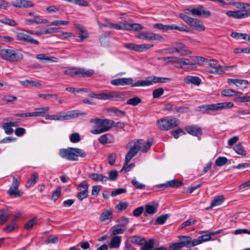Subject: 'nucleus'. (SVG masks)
<instances>
[{
	"instance_id": "nucleus-56",
	"label": "nucleus",
	"mask_w": 250,
	"mask_h": 250,
	"mask_svg": "<svg viewBox=\"0 0 250 250\" xmlns=\"http://www.w3.org/2000/svg\"><path fill=\"white\" fill-rule=\"evenodd\" d=\"M108 113L111 112L117 114L118 116H123L125 114V112L120 110L116 108H110L107 109Z\"/></svg>"
},
{
	"instance_id": "nucleus-28",
	"label": "nucleus",
	"mask_w": 250,
	"mask_h": 250,
	"mask_svg": "<svg viewBox=\"0 0 250 250\" xmlns=\"http://www.w3.org/2000/svg\"><path fill=\"white\" fill-rule=\"evenodd\" d=\"M89 177L96 182H105L107 180V177L98 173H91L89 175Z\"/></svg>"
},
{
	"instance_id": "nucleus-46",
	"label": "nucleus",
	"mask_w": 250,
	"mask_h": 250,
	"mask_svg": "<svg viewBox=\"0 0 250 250\" xmlns=\"http://www.w3.org/2000/svg\"><path fill=\"white\" fill-rule=\"evenodd\" d=\"M193 62L195 63V64H198L201 65L206 61V59L201 56H191L190 57Z\"/></svg>"
},
{
	"instance_id": "nucleus-60",
	"label": "nucleus",
	"mask_w": 250,
	"mask_h": 250,
	"mask_svg": "<svg viewBox=\"0 0 250 250\" xmlns=\"http://www.w3.org/2000/svg\"><path fill=\"white\" fill-rule=\"evenodd\" d=\"M118 176V173L116 170H112L109 172V177H107V180L111 181H115Z\"/></svg>"
},
{
	"instance_id": "nucleus-48",
	"label": "nucleus",
	"mask_w": 250,
	"mask_h": 250,
	"mask_svg": "<svg viewBox=\"0 0 250 250\" xmlns=\"http://www.w3.org/2000/svg\"><path fill=\"white\" fill-rule=\"evenodd\" d=\"M234 150L235 152L243 156H246V153L245 150H244L242 145L241 143H239L238 144H237L234 146Z\"/></svg>"
},
{
	"instance_id": "nucleus-43",
	"label": "nucleus",
	"mask_w": 250,
	"mask_h": 250,
	"mask_svg": "<svg viewBox=\"0 0 250 250\" xmlns=\"http://www.w3.org/2000/svg\"><path fill=\"white\" fill-rule=\"evenodd\" d=\"M131 87L135 86H148L151 85V83L149 82V80H142V81H138L134 83H133L132 84H131Z\"/></svg>"
},
{
	"instance_id": "nucleus-21",
	"label": "nucleus",
	"mask_w": 250,
	"mask_h": 250,
	"mask_svg": "<svg viewBox=\"0 0 250 250\" xmlns=\"http://www.w3.org/2000/svg\"><path fill=\"white\" fill-rule=\"evenodd\" d=\"M183 185V183L182 182H179L177 180L174 179L169 181L165 184H160L158 186L159 188L162 187H179Z\"/></svg>"
},
{
	"instance_id": "nucleus-10",
	"label": "nucleus",
	"mask_w": 250,
	"mask_h": 250,
	"mask_svg": "<svg viewBox=\"0 0 250 250\" xmlns=\"http://www.w3.org/2000/svg\"><path fill=\"white\" fill-rule=\"evenodd\" d=\"M133 82L131 78H118L111 80V84L115 86L130 85Z\"/></svg>"
},
{
	"instance_id": "nucleus-13",
	"label": "nucleus",
	"mask_w": 250,
	"mask_h": 250,
	"mask_svg": "<svg viewBox=\"0 0 250 250\" xmlns=\"http://www.w3.org/2000/svg\"><path fill=\"white\" fill-rule=\"evenodd\" d=\"M193 16H203L204 18H208L211 15V13L209 11H205L201 8H192L191 10L188 9Z\"/></svg>"
},
{
	"instance_id": "nucleus-44",
	"label": "nucleus",
	"mask_w": 250,
	"mask_h": 250,
	"mask_svg": "<svg viewBox=\"0 0 250 250\" xmlns=\"http://www.w3.org/2000/svg\"><path fill=\"white\" fill-rule=\"evenodd\" d=\"M37 218L36 217H34L28 221H27L24 226V229L26 230H30L32 229L33 226L37 224Z\"/></svg>"
},
{
	"instance_id": "nucleus-57",
	"label": "nucleus",
	"mask_w": 250,
	"mask_h": 250,
	"mask_svg": "<svg viewBox=\"0 0 250 250\" xmlns=\"http://www.w3.org/2000/svg\"><path fill=\"white\" fill-rule=\"evenodd\" d=\"M164 93V90L162 87L154 89L152 92L153 98H158Z\"/></svg>"
},
{
	"instance_id": "nucleus-29",
	"label": "nucleus",
	"mask_w": 250,
	"mask_h": 250,
	"mask_svg": "<svg viewBox=\"0 0 250 250\" xmlns=\"http://www.w3.org/2000/svg\"><path fill=\"white\" fill-rule=\"evenodd\" d=\"M224 199L225 198L223 195H220L215 197L211 203L210 206L209 207L207 208V209L208 210L216 206L221 205L223 203Z\"/></svg>"
},
{
	"instance_id": "nucleus-61",
	"label": "nucleus",
	"mask_w": 250,
	"mask_h": 250,
	"mask_svg": "<svg viewBox=\"0 0 250 250\" xmlns=\"http://www.w3.org/2000/svg\"><path fill=\"white\" fill-rule=\"evenodd\" d=\"M61 193V188L58 187L57 189L53 191L51 199L54 201H56L58 198L60 197Z\"/></svg>"
},
{
	"instance_id": "nucleus-7",
	"label": "nucleus",
	"mask_w": 250,
	"mask_h": 250,
	"mask_svg": "<svg viewBox=\"0 0 250 250\" xmlns=\"http://www.w3.org/2000/svg\"><path fill=\"white\" fill-rule=\"evenodd\" d=\"M136 143L135 141H132L128 144V145H131V144L134 143V146L131 147L125 155V159H126V163L129 162L131 159L137 154L141 149V146L138 145H136Z\"/></svg>"
},
{
	"instance_id": "nucleus-45",
	"label": "nucleus",
	"mask_w": 250,
	"mask_h": 250,
	"mask_svg": "<svg viewBox=\"0 0 250 250\" xmlns=\"http://www.w3.org/2000/svg\"><path fill=\"white\" fill-rule=\"evenodd\" d=\"M39 178L38 174L37 172L33 173L31 176L30 179L29 180L27 185V187H30V186L34 185L37 182V181Z\"/></svg>"
},
{
	"instance_id": "nucleus-15",
	"label": "nucleus",
	"mask_w": 250,
	"mask_h": 250,
	"mask_svg": "<svg viewBox=\"0 0 250 250\" xmlns=\"http://www.w3.org/2000/svg\"><path fill=\"white\" fill-rule=\"evenodd\" d=\"M87 114L86 112H80L79 110H72L68 111L66 115H63V120H68L70 119L77 118L80 116H85Z\"/></svg>"
},
{
	"instance_id": "nucleus-18",
	"label": "nucleus",
	"mask_w": 250,
	"mask_h": 250,
	"mask_svg": "<svg viewBox=\"0 0 250 250\" xmlns=\"http://www.w3.org/2000/svg\"><path fill=\"white\" fill-rule=\"evenodd\" d=\"M121 241V236H114L111 239L109 244V247L111 249H118L120 246Z\"/></svg>"
},
{
	"instance_id": "nucleus-55",
	"label": "nucleus",
	"mask_w": 250,
	"mask_h": 250,
	"mask_svg": "<svg viewBox=\"0 0 250 250\" xmlns=\"http://www.w3.org/2000/svg\"><path fill=\"white\" fill-rule=\"evenodd\" d=\"M158 205L157 204V207H155L152 205H147L146 206V212L149 214H153L157 211V208Z\"/></svg>"
},
{
	"instance_id": "nucleus-62",
	"label": "nucleus",
	"mask_w": 250,
	"mask_h": 250,
	"mask_svg": "<svg viewBox=\"0 0 250 250\" xmlns=\"http://www.w3.org/2000/svg\"><path fill=\"white\" fill-rule=\"evenodd\" d=\"M102 188V186L100 185L94 186L92 187L91 194L94 197H97L99 194L100 191Z\"/></svg>"
},
{
	"instance_id": "nucleus-52",
	"label": "nucleus",
	"mask_w": 250,
	"mask_h": 250,
	"mask_svg": "<svg viewBox=\"0 0 250 250\" xmlns=\"http://www.w3.org/2000/svg\"><path fill=\"white\" fill-rule=\"evenodd\" d=\"M49 110V107L47 106L38 108L35 109L37 117H43L44 116L45 112Z\"/></svg>"
},
{
	"instance_id": "nucleus-14",
	"label": "nucleus",
	"mask_w": 250,
	"mask_h": 250,
	"mask_svg": "<svg viewBox=\"0 0 250 250\" xmlns=\"http://www.w3.org/2000/svg\"><path fill=\"white\" fill-rule=\"evenodd\" d=\"M74 27L79 32L80 35L79 37L81 42H83L84 40L88 37L89 34L87 31L85 29V27L82 24H75Z\"/></svg>"
},
{
	"instance_id": "nucleus-49",
	"label": "nucleus",
	"mask_w": 250,
	"mask_h": 250,
	"mask_svg": "<svg viewBox=\"0 0 250 250\" xmlns=\"http://www.w3.org/2000/svg\"><path fill=\"white\" fill-rule=\"evenodd\" d=\"M228 160L225 157H219L215 160V165L218 167H221L228 163Z\"/></svg>"
},
{
	"instance_id": "nucleus-17",
	"label": "nucleus",
	"mask_w": 250,
	"mask_h": 250,
	"mask_svg": "<svg viewBox=\"0 0 250 250\" xmlns=\"http://www.w3.org/2000/svg\"><path fill=\"white\" fill-rule=\"evenodd\" d=\"M177 64H181L180 68H182L183 65H189L190 68H195L196 64L195 63L193 62L192 61H190L189 59L185 58H179L177 57Z\"/></svg>"
},
{
	"instance_id": "nucleus-11",
	"label": "nucleus",
	"mask_w": 250,
	"mask_h": 250,
	"mask_svg": "<svg viewBox=\"0 0 250 250\" xmlns=\"http://www.w3.org/2000/svg\"><path fill=\"white\" fill-rule=\"evenodd\" d=\"M185 130L188 133L194 136L199 137L202 134L201 128L197 125H191L185 127Z\"/></svg>"
},
{
	"instance_id": "nucleus-37",
	"label": "nucleus",
	"mask_w": 250,
	"mask_h": 250,
	"mask_svg": "<svg viewBox=\"0 0 250 250\" xmlns=\"http://www.w3.org/2000/svg\"><path fill=\"white\" fill-rule=\"evenodd\" d=\"M142 102L141 99L138 96H136L129 99L126 101V104L132 106H136L140 104Z\"/></svg>"
},
{
	"instance_id": "nucleus-53",
	"label": "nucleus",
	"mask_w": 250,
	"mask_h": 250,
	"mask_svg": "<svg viewBox=\"0 0 250 250\" xmlns=\"http://www.w3.org/2000/svg\"><path fill=\"white\" fill-rule=\"evenodd\" d=\"M171 134L175 139H177L180 135H185L186 132L181 128H178L176 130L171 131Z\"/></svg>"
},
{
	"instance_id": "nucleus-59",
	"label": "nucleus",
	"mask_w": 250,
	"mask_h": 250,
	"mask_svg": "<svg viewBox=\"0 0 250 250\" xmlns=\"http://www.w3.org/2000/svg\"><path fill=\"white\" fill-rule=\"evenodd\" d=\"M153 144L152 140L147 141L146 144L141 147V151L142 152L146 153L149 149L150 147Z\"/></svg>"
},
{
	"instance_id": "nucleus-51",
	"label": "nucleus",
	"mask_w": 250,
	"mask_h": 250,
	"mask_svg": "<svg viewBox=\"0 0 250 250\" xmlns=\"http://www.w3.org/2000/svg\"><path fill=\"white\" fill-rule=\"evenodd\" d=\"M158 60L160 61H167V62H166L167 64L169 62L177 63V57L174 56L167 57H160L158 58Z\"/></svg>"
},
{
	"instance_id": "nucleus-1",
	"label": "nucleus",
	"mask_w": 250,
	"mask_h": 250,
	"mask_svg": "<svg viewBox=\"0 0 250 250\" xmlns=\"http://www.w3.org/2000/svg\"><path fill=\"white\" fill-rule=\"evenodd\" d=\"M112 120L106 119H101L94 118L90 120L91 123H95L97 126L100 127V129H91L90 132L93 134H98L109 130L112 127Z\"/></svg>"
},
{
	"instance_id": "nucleus-16",
	"label": "nucleus",
	"mask_w": 250,
	"mask_h": 250,
	"mask_svg": "<svg viewBox=\"0 0 250 250\" xmlns=\"http://www.w3.org/2000/svg\"><path fill=\"white\" fill-rule=\"evenodd\" d=\"M68 149H61L59 151V155L63 158H65L68 160L72 161L74 158V154L72 153L71 148Z\"/></svg>"
},
{
	"instance_id": "nucleus-58",
	"label": "nucleus",
	"mask_w": 250,
	"mask_h": 250,
	"mask_svg": "<svg viewBox=\"0 0 250 250\" xmlns=\"http://www.w3.org/2000/svg\"><path fill=\"white\" fill-rule=\"evenodd\" d=\"M233 101L239 103H244L250 101V96H245L243 97H236L234 98Z\"/></svg>"
},
{
	"instance_id": "nucleus-35",
	"label": "nucleus",
	"mask_w": 250,
	"mask_h": 250,
	"mask_svg": "<svg viewBox=\"0 0 250 250\" xmlns=\"http://www.w3.org/2000/svg\"><path fill=\"white\" fill-rule=\"evenodd\" d=\"M171 79L170 78H162L153 76L151 77V80H149V82H150L151 84H152L153 83H167L171 81Z\"/></svg>"
},
{
	"instance_id": "nucleus-63",
	"label": "nucleus",
	"mask_w": 250,
	"mask_h": 250,
	"mask_svg": "<svg viewBox=\"0 0 250 250\" xmlns=\"http://www.w3.org/2000/svg\"><path fill=\"white\" fill-rule=\"evenodd\" d=\"M151 35H152V32H141L139 35L136 36V38L138 39L144 38L150 40Z\"/></svg>"
},
{
	"instance_id": "nucleus-31",
	"label": "nucleus",
	"mask_w": 250,
	"mask_h": 250,
	"mask_svg": "<svg viewBox=\"0 0 250 250\" xmlns=\"http://www.w3.org/2000/svg\"><path fill=\"white\" fill-rule=\"evenodd\" d=\"M199 111L203 113L209 111H215V104H205L198 107Z\"/></svg>"
},
{
	"instance_id": "nucleus-4",
	"label": "nucleus",
	"mask_w": 250,
	"mask_h": 250,
	"mask_svg": "<svg viewBox=\"0 0 250 250\" xmlns=\"http://www.w3.org/2000/svg\"><path fill=\"white\" fill-rule=\"evenodd\" d=\"M179 17L190 26L195 27L197 31H201L205 29L203 22L197 19L190 18L184 14H180Z\"/></svg>"
},
{
	"instance_id": "nucleus-39",
	"label": "nucleus",
	"mask_w": 250,
	"mask_h": 250,
	"mask_svg": "<svg viewBox=\"0 0 250 250\" xmlns=\"http://www.w3.org/2000/svg\"><path fill=\"white\" fill-rule=\"evenodd\" d=\"M79 68H72L66 69L64 71V74L69 76L73 77L75 76H79Z\"/></svg>"
},
{
	"instance_id": "nucleus-23",
	"label": "nucleus",
	"mask_w": 250,
	"mask_h": 250,
	"mask_svg": "<svg viewBox=\"0 0 250 250\" xmlns=\"http://www.w3.org/2000/svg\"><path fill=\"white\" fill-rule=\"evenodd\" d=\"M216 111L232 107L234 104L232 102H224L214 104Z\"/></svg>"
},
{
	"instance_id": "nucleus-47",
	"label": "nucleus",
	"mask_w": 250,
	"mask_h": 250,
	"mask_svg": "<svg viewBox=\"0 0 250 250\" xmlns=\"http://www.w3.org/2000/svg\"><path fill=\"white\" fill-rule=\"evenodd\" d=\"M0 22L9 26H15L17 25V23L15 21L7 17H4L1 19H0Z\"/></svg>"
},
{
	"instance_id": "nucleus-64",
	"label": "nucleus",
	"mask_w": 250,
	"mask_h": 250,
	"mask_svg": "<svg viewBox=\"0 0 250 250\" xmlns=\"http://www.w3.org/2000/svg\"><path fill=\"white\" fill-rule=\"evenodd\" d=\"M128 206V203L127 202H120L118 205L115 207V208L120 211H122L125 210Z\"/></svg>"
},
{
	"instance_id": "nucleus-30",
	"label": "nucleus",
	"mask_w": 250,
	"mask_h": 250,
	"mask_svg": "<svg viewBox=\"0 0 250 250\" xmlns=\"http://www.w3.org/2000/svg\"><path fill=\"white\" fill-rule=\"evenodd\" d=\"M128 239L130 242L139 245H142L145 242L144 238L136 235L130 236Z\"/></svg>"
},
{
	"instance_id": "nucleus-26",
	"label": "nucleus",
	"mask_w": 250,
	"mask_h": 250,
	"mask_svg": "<svg viewBox=\"0 0 250 250\" xmlns=\"http://www.w3.org/2000/svg\"><path fill=\"white\" fill-rule=\"evenodd\" d=\"M72 150V153L74 154V158L72 161H77L78 160V157H85L86 156V153L83 150L78 148H71Z\"/></svg>"
},
{
	"instance_id": "nucleus-6",
	"label": "nucleus",
	"mask_w": 250,
	"mask_h": 250,
	"mask_svg": "<svg viewBox=\"0 0 250 250\" xmlns=\"http://www.w3.org/2000/svg\"><path fill=\"white\" fill-rule=\"evenodd\" d=\"M226 14L229 17L240 19L249 17L250 16V12L246 10H241L236 11H229L226 13Z\"/></svg>"
},
{
	"instance_id": "nucleus-9",
	"label": "nucleus",
	"mask_w": 250,
	"mask_h": 250,
	"mask_svg": "<svg viewBox=\"0 0 250 250\" xmlns=\"http://www.w3.org/2000/svg\"><path fill=\"white\" fill-rule=\"evenodd\" d=\"M16 39L18 41L28 42L31 44H35L36 45H38L39 44V42L38 41L35 40L32 38L30 36H28L27 34L21 33L18 32L16 33Z\"/></svg>"
},
{
	"instance_id": "nucleus-40",
	"label": "nucleus",
	"mask_w": 250,
	"mask_h": 250,
	"mask_svg": "<svg viewBox=\"0 0 250 250\" xmlns=\"http://www.w3.org/2000/svg\"><path fill=\"white\" fill-rule=\"evenodd\" d=\"M211 239L210 235L204 234L199 236L197 239H195L196 245L202 243L203 242H206Z\"/></svg>"
},
{
	"instance_id": "nucleus-19",
	"label": "nucleus",
	"mask_w": 250,
	"mask_h": 250,
	"mask_svg": "<svg viewBox=\"0 0 250 250\" xmlns=\"http://www.w3.org/2000/svg\"><path fill=\"white\" fill-rule=\"evenodd\" d=\"M19 187L10 186L7 190V194L12 197H20L22 196L23 192L18 189Z\"/></svg>"
},
{
	"instance_id": "nucleus-42",
	"label": "nucleus",
	"mask_w": 250,
	"mask_h": 250,
	"mask_svg": "<svg viewBox=\"0 0 250 250\" xmlns=\"http://www.w3.org/2000/svg\"><path fill=\"white\" fill-rule=\"evenodd\" d=\"M124 94L121 92H111L109 93V100H118L123 98Z\"/></svg>"
},
{
	"instance_id": "nucleus-3",
	"label": "nucleus",
	"mask_w": 250,
	"mask_h": 250,
	"mask_svg": "<svg viewBox=\"0 0 250 250\" xmlns=\"http://www.w3.org/2000/svg\"><path fill=\"white\" fill-rule=\"evenodd\" d=\"M180 124L179 119L171 117H167L157 120V124L161 130H168L178 126Z\"/></svg>"
},
{
	"instance_id": "nucleus-2",
	"label": "nucleus",
	"mask_w": 250,
	"mask_h": 250,
	"mask_svg": "<svg viewBox=\"0 0 250 250\" xmlns=\"http://www.w3.org/2000/svg\"><path fill=\"white\" fill-rule=\"evenodd\" d=\"M0 56L4 60L10 62H18L21 61L23 55L20 51L13 49H2L0 50Z\"/></svg>"
},
{
	"instance_id": "nucleus-36",
	"label": "nucleus",
	"mask_w": 250,
	"mask_h": 250,
	"mask_svg": "<svg viewBox=\"0 0 250 250\" xmlns=\"http://www.w3.org/2000/svg\"><path fill=\"white\" fill-rule=\"evenodd\" d=\"M109 33H104L99 37V40L101 45L104 46H107L109 45Z\"/></svg>"
},
{
	"instance_id": "nucleus-25",
	"label": "nucleus",
	"mask_w": 250,
	"mask_h": 250,
	"mask_svg": "<svg viewBox=\"0 0 250 250\" xmlns=\"http://www.w3.org/2000/svg\"><path fill=\"white\" fill-rule=\"evenodd\" d=\"M20 83L25 87H40L41 84L39 82L34 81L31 80H26L25 81H20Z\"/></svg>"
},
{
	"instance_id": "nucleus-54",
	"label": "nucleus",
	"mask_w": 250,
	"mask_h": 250,
	"mask_svg": "<svg viewBox=\"0 0 250 250\" xmlns=\"http://www.w3.org/2000/svg\"><path fill=\"white\" fill-rule=\"evenodd\" d=\"M230 36L231 37L236 39H243L244 40H246L247 39V36H248V35L247 34L239 33L237 32H232Z\"/></svg>"
},
{
	"instance_id": "nucleus-32",
	"label": "nucleus",
	"mask_w": 250,
	"mask_h": 250,
	"mask_svg": "<svg viewBox=\"0 0 250 250\" xmlns=\"http://www.w3.org/2000/svg\"><path fill=\"white\" fill-rule=\"evenodd\" d=\"M175 29L183 32H188L189 31V30L186 25L177 26L175 24L167 25V30Z\"/></svg>"
},
{
	"instance_id": "nucleus-27",
	"label": "nucleus",
	"mask_w": 250,
	"mask_h": 250,
	"mask_svg": "<svg viewBox=\"0 0 250 250\" xmlns=\"http://www.w3.org/2000/svg\"><path fill=\"white\" fill-rule=\"evenodd\" d=\"M0 212V225H2L9 219L11 214L4 208L1 209Z\"/></svg>"
},
{
	"instance_id": "nucleus-12",
	"label": "nucleus",
	"mask_w": 250,
	"mask_h": 250,
	"mask_svg": "<svg viewBox=\"0 0 250 250\" xmlns=\"http://www.w3.org/2000/svg\"><path fill=\"white\" fill-rule=\"evenodd\" d=\"M11 4L16 8H26L34 6V4L32 1L27 0H16L15 1H13Z\"/></svg>"
},
{
	"instance_id": "nucleus-5",
	"label": "nucleus",
	"mask_w": 250,
	"mask_h": 250,
	"mask_svg": "<svg viewBox=\"0 0 250 250\" xmlns=\"http://www.w3.org/2000/svg\"><path fill=\"white\" fill-rule=\"evenodd\" d=\"M123 46L129 50L137 52H143L152 47L153 45L151 44H136L133 43H125Z\"/></svg>"
},
{
	"instance_id": "nucleus-50",
	"label": "nucleus",
	"mask_w": 250,
	"mask_h": 250,
	"mask_svg": "<svg viewBox=\"0 0 250 250\" xmlns=\"http://www.w3.org/2000/svg\"><path fill=\"white\" fill-rule=\"evenodd\" d=\"M80 191L77 193L76 197L79 200L82 201L88 197V190H79Z\"/></svg>"
},
{
	"instance_id": "nucleus-20",
	"label": "nucleus",
	"mask_w": 250,
	"mask_h": 250,
	"mask_svg": "<svg viewBox=\"0 0 250 250\" xmlns=\"http://www.w3.org/2000/svg\"><path fill=\"white\" fill-rule=\"evenodd\" d=\"M100 143L104 145L112 143L114 141V138L111 134H105L100 136L98 139Z\"/></svg>"
},
{
	"instance_id": "nucleus-41",
	"label": "nucleus",
	"mask_w": 250,
	"mask_h": 250,
	"mask_svg": "<svg viewBox=\"0 0 250 250\" xmlns=\"http://www.w3.org/2000/svg\"><path fill=\"white\" fill-rule=\"evenodd\" d=\"M169 217V215L168 214H165L158 216L155 220V224L156 225H162L164 224L166 220Z\"/></svg>"
},
{
	"instance_id": "nucleus-24",
	"label": "nucleus",
	"mask_w": 250,
	"mask_h": 250,
	"mask_svg": "<svg viewBox=\"0 0 250 250\" xmlns=\"http://www.w3.org/2000/svg\"><path fill=\"white\" fill-rule=\"evenodd\" d=\"M112 216L113 212L111 210H105L101 213L99 218V221L102 222L108 219L111 220L112 218Z\"/></svg>"
},
{
	"instance_id": "nucleus-38",
	"label": "nucleus",
	"mask_w": 250,
	"mask_h": 250,
	"mask_svg": "<svg viewBox=\"0 0 250 250\" xmlns=\"http://www.w3.org/2000/svg\"><path fill=\"white\" fill-rule=\"evenodd\" d=\"M221 68L222 66L219 65L214 67H210V68H208L207 71L211 73H216L221 75L225 73L224 70L221 69Z\"/></svg>"
},
{
	"instance_id": "nucleus-22",
	"label": "nucleus",
	"mask_w": 250,
	"mask_h": 250,
	"mask_svg": "<svg viewBox=\"0 0 250 250\" xmlns=\"http://www.w3.org/2000/svg\"><path fill=\"white\" fill-rule=\"evenodd\" d=\"M184 82L188 84L192 83L196 85H199L201 83V80L197 76H188L184 79Z\"/></svg>"
},
{
	"instance_id": "nucleus-8",
	"label": "nucleus",
	"mask_w": 250,
	"mask_h": 250,
	"mask_svg": "<svg viewBox=\"0 0 250 250\" xmlns=\"http://www.w3.org/2000/svg\"><path fill=\"white\" fill-rule=\"evenodd\" d=\"M179 239L183 248H191L196 246L195 240H192L190 236L181 235L179 236Z\"/></svg>"
},
{
	"instance_id": "nucleus-34",
	"label": "nucleus",
	"mask_w": 250,
	"mask_h": 250,
	"mask_svg": "<svg viewBox=\"0 0 250 250\" xmlns=\"http://www.w3.org/2000/svg\"><path fill=\"white\" fill-rule=\"evenodd\" d=\"M154 243L155 240L153 238L149 239L148 241L145 240L143 246L141 248V250H152Z\"/></svg>"
},
{
	"instance_id": "nucleus-33",
	"label": "nucleus",
	"mask_w": 250,
	"mask_h": 250,
	"mask_svg": "<svg viewBox=\"0 0 250 250\" xmlns=\"http://www.w3.org/2000/svg\"><path fill=\"white\" fill-rule=\"evenodd\" d=\"M79 76L82 77H91L94 74V71L92 69L87 70L84 68H79Z\"/></svg>"
}]
</instances>
